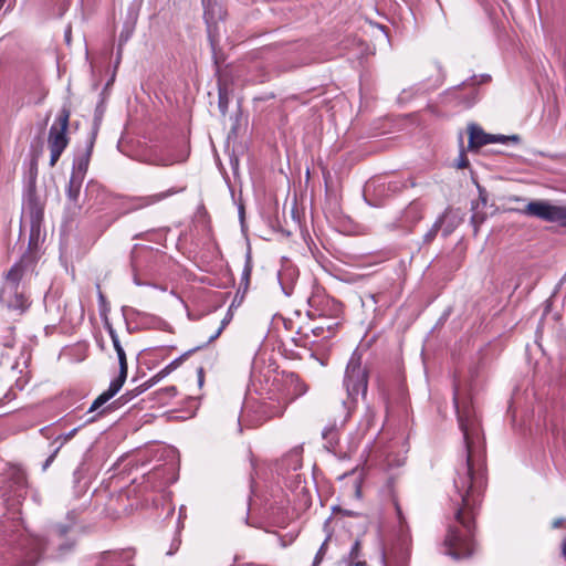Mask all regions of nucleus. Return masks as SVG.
I'll return each instance as SVG.
<instances>
[{"label":"nucleus","mask_w":566,"mask_h":566,"mask_svg":"<svg viewBox=\"0 0 566 566\" xmlns=\"http://www.w3.org/2000/svg\"><path fill=\"white\" fill-rule=\"evenodd\" d=\"M71 112L63 106L59 112L54 123L50 127L48 136V146L50 149V166L54 167L61 155L69 145L67 128Z\"/></svg>","instance_id":"nucleus-4"},{"label":"nucleus","mask_w":566,"mask_h":566,"mask_svg":"<svg viewBox=\"0 0 566 566\" xmlns=\"http://www.w3.org/2000/svg\"><path fill=\"white\" fill-rule=\"evenodd\" d=\"M347 566H366V562L360 559V542L355 541L347 558Z\"/></svg>","instance_id":"nucleus-21"},{"label":"nucleus","mask_w":566,"mask_h":566,"mask_svg":"<svg viewBox=\"0 0 566 566\" xmlns=\"http://www.w3.org/2000/svg\"><path fill=\"white\" fill-rule=\"evenodd\" d=\"M331 430H324L323 431V436L326 438L327 437V433L329 432Z\"/></svg>","instance_id":"nucleus-53"},{"label":"nucleus","mask_w":566,"mask_h":566,"mask_svg":"<svg viewBox=\"0 0 566 566\" xmlns=\"http://www.w3.org/2000/svg\"><path fill=\"white\" fill-rule=\"evenodd\" d=\"M423 216V206L419 201H412L400 214V217L387 224L389 230L410 231Z\"/></svg>","instance_id":"nucleus-9"},{"label":"nucleus","mask_w":566,"mask_h":566,"mask_svg":"<svg viewBox=\"0 0 566 566\" xmlns=\"http://www.w3.org/2000/svg\"><path fill=\"white\" fill-rule=\"evenodd\" d=\"M10 481L14 485L15 491H22L27 486V475L25 472L21 469H14L11 472Z\"/></svg>","instance_id":"nucleus-24"},{"label":"nucleus","mask_w":566,"mask_h":566,"mask_svg":"<svg viewBox=\"0 0 566 566\" xmlns=\"http://www.w3.org/2000/svg\"><path fill=\"white\" fill-rule=\"evenodd\" d=\"M7 0H0V10L3 8Z\"/></svg>","instance_id":"nucleus-52"},{"label":"nucleus","mask_w":566,"mask_h":566,"mask_svg":"<svg viewBox=\"0 0 566 566\" xmlns=\"http://www.w3.org/2000/svg\"><path fill=\"white\" fill-rule=\"evenodd\" d=\"M219 108L223 115L226 114L227 108H228V98H227L226 94L222 93L221 90L219 92Z\"/></svg>","instance_id":"nucleus-36"},{"label":"nucleus","mask_w":566,"mask_h":566,"mask_svg":"<svg viewBox=\"0 0 566 566\" xmlns=\"http://www.w3.org/2000/svg\"><path fill=\"white\" fill-rule=\"evenodd\" d=\"M96 287L98 290V301H99V305L101 306H104L106 304V298L104 296V294L101 292V289H99V284L97 283L96 284Z\"/></svg>","instance_id":"nucleus-45"},{"label":"nucleus","mask_w":566,"mask_h":566,"mask_svg":"<svg viewBox=\"0 0 566 566\" xmlns=\"http://www.w3.org/2000/svg\"><path fill=\"white\" fill-rule=\"evenodd\" d=\"M251 272H252V264H251V259L248 255L242 274H241V283H240L241 286L243 285L244 291H247V289L249 286Z\"/></svg>","instance_id":"nucleus-26"},{"label":"nucleus","mask_w":566,"mask_h":566,"mask_svg":"<svg viewBox=\"0 0 566 566\" xmlns=\"http://www.w3.org/2000/svg\"><path fill=\"white\" fill-rule=\"evenodd\" d=\"M83 180H84V178H80V177L71 175L69 185L66 188L67 200H69L70 205H72L73 207H76V208H80L78 199H80Z\"/></svg>","instance_id":"nucleus-18"},{"label":"nucleus","mask_w":566,"mask_h":566,"mask_svg":"<svg viewBox=\"0 0 566 566\" xmlns=\"http://www.w3.org/2000/svg\"><path fill=\"white\" fill-rule=\"evenodd\" d=\"M185 188H176L171 187L167 189L166 191H161L158 193L149 195V196H140V197H133L128 201V207L126 212H132L136 210H140L150 206H154L176 193L182 192Z\"/></svg>","instance_id":"nucleus-11"},{"label":"nucleus","mask_w":566,"mask_h":566,"mask_svg":"<svg viewBox=\"0 0 566 566\" xmlns=\"http://www.w3.org/2000/svg\"><path fill=\"white\" fill-rule=\"evenodd\" d=\"M135 392H136L135 389L129 390V391L125 392L118 400L123 401V402H128L138 396V395H135Z\"/></svg>","instance_id":"nucleus-38"},{"label":"nucleus","mask_w":566,"mask_h":566,"mask_svg":"<svg viewBox=\"0 0 566 566\" xmlns=\"http://www.w3.org/2000/svg\"><path fill=\"white\" fill-rule=\"evenodd\" d=\"M226 324H227V319H223L221 325H220V327L217 329V332L209 337V342H212V340L217 339L220 336V334L222 333V329L224 328Z\"/></svg>","instance_id":"nucleus-40"},{"label":"nucleus","mask_w":566,"mask_h":566,"mask_svg":"<svg viewBox=\"0 0 566 566\" xmlns=\"http://www.w3.org/2000/svg\"><path fill=\"white\" fill-rule=\"evenodd\" d=\"M484 219V216L480 213H474L471 217V223L474 227L475 233L478 232L479 227L483 223Z\"/></svg>","instance_id":"nucleus-35"},{"label":"nucleus","mask_w":566,"mask_h":566,"mask_svg":"<svg viewBox=\"0 0 566 566\" xmlns=\"http://www.w3.org/2000/svg\"><path fill=\"white\" fill-rule=\"evenodd\" d=\"M149 388H148V386L146 385V381H145V382L140 384L139 386H137L135 388V391H136L135 395H140V394L145 392Z\"/></svg>","instance_id":"nucleus-42"},{"label":"nucleus","mask_w":566,"mask_h":566,"mask_svg":"<svg viewBox=\"0 0 566 566\" xmlns=\"http://www.w3.org/2000/svg\"><path fill=\"white\" fill-rule=\"evenodd\" d=\"M105 328L112 339L113 345L120 342L116 331L114 329L112 324L108 323L107 321L105 322Z\"/></svg>","instance_id":"nucleus-34"},{"label":"nucleus","mask_w":566,"mask_h":566,"mask_svg":"<svg viewBox=\"0 0 566 566\" xmlns=\"http://www.w3.org/2000/svg\"><path fill=\"white\" fill-rule=\"evenodd\" d=\"M130 555L126 552H105L96 562L95 566H132Z\"/></svg>","instance_id":"nucleus-14"},{"label":"nucleus","mask_w":566,"mask_h":566,"mask_svg":"<svg viewBox=\"0 0 566 566\" xmlns=\"http://www.w3.org/2000/svg\"><path fill=\"white\" fill-rule=\"evenodd\" d=\"M113 346H114V349H115V352L117 354L118 364H119V374H118V376L115 379L120 381V382H125V380L127 378V371H128L126 353H125L120 342L114 344Z\"/></svg>","instance_id":"nucleus-19"},{"label":"nucleus","mask_w":566,"mask_h":566,"mask_svg":"<svg viewBox=\"0 0 566 566\" xmlns=\"http://www.w3.org/2000/svg\"><path fill=\"white\" fill-rule=\"evenodd\" d=\"M149 388H148V386L146 385V381H145V382L140 384L139 386H137L135 388V391H136L135 395H140V394L145 392Z\"/></svg>","instance_id":"nucleus-43"},{"label":"nucleus","mask_w":566,"mask_h":566,"mask_svg":"<svg viewBox=\"0 0 566 566\" xmlns=\"http://www.w3.org/2000/svg\"><path fill=\"white\" fill-rule=\"evenodd\" d=\"M144 478L146 483L153 490H160L174 482L171 468L167 465H160L153 469L147 474H145Z\"/></svg>","instance_id":"nucleus-12"},{"label":"nucleus","mask_w":566,"mask_h":566,"mask_svg":"<svg viewBox=\"0 0 566 566\" xmlns=\"http://www.w3.org/2000/svg\"><path fill=\"white\" fill-rule=\"evenodd\" d=\"M105 328L112 339L113 345L120 342L116 331L114 329L112 324L108 323L107 321L105 322Z\"/></svg>","instance_id":"nucleus-33"},{"label":"nucleus","mask_w":566,"mask_h":566,"mask_svg":"<svg viewBox=\"0 0 566 566\" xmlns=\"http://www.w3.org/2000/svg\"><path fill=\"white\" fill-rule=\"evenodd\" d=\"M449 217V213H442L437 220L436 222L432 224V227L430 228V230L424 234L423 237V241L426 243H430L434 240V238L437 237L438 232L440 230H442V224L443 222L446 221V219Z\"/></svg>","instance_id":"nucleus-23"},{"label":"nucleus","mask_w":566,"mask_h":566,"mask_svg":"<svg viewBox=\"0 0 566 566\" xmlns=\"http://www.w3.org/2000/svg\"><path fill=\"white\" fill-rule=\"evenodd\" d=\"M187 354L180 356L179 358H176L175 360H172L171 363H169L167 366H165L163 369H161V374L168 376L171 371H174L175 369H177L180 364L182 363L184 360V357L186 356Z\"/></svg>","instance_id":"nucleus-31"},{"label":"nucleus","mask_w":566,"mask_h":566,"mask_svg":"<svg viewBox=\"0 0 566 566\" xmlns=\"http://www.w3.org/2000/svg\"><path fill=\"white\" fill-rule=\"evenodd\" d=\"M165 377H166V375L161 374V370H159L156 375H154L151 377V382H154V385H156L157 382H159Z\"/></svg>","instance_id":"nucleus-44"},{"label":"nucleus","mask_w":566,"mask_h":566,"mask_svg":"<svg viewBox=\"0 0 566 566\" xmlns=\"http://www.w3.org/2000/svg\"><path fill=\"white\" fill-rule=\"evenodd\" d=\"M453 401L459 427L465 444V461L457 469L449 500L454 520L461 527L449 526L446 554L454 559L469 557L473 553V528L476 511L482 502L486 476L484 468V438L476 412L469 401L460 402L457 392Z\"/></svg>","instance_id":"nucleus-1"},{"label":"nucleus","mask_w":566,"mask_h":566,"mask_svg":"<svg viewBox=\"0 0 566 566\" xmlns=\"http://www.w3.org/2000/svg\"><path fill=\"white\" fill-rule=\"evenodd\" d=\"M23 212L29 216L31 223L30 243L33 241L34 235L39 234L40 226L43 219V208L38 201L35 193L30 190L23 203Z\"/></svg>","instance_id":"nucleus-10"},{"label":"nucleus","mask_w":566,"mask_h":566,"mask_svg":"<svg viewBox=\"0 0 566 566\" xmlns=\"http://www.w3.org/2000/svg\"><path fill=\"white\" fill-rule=\"evenodd\" d=\"M129 311H130L132 315H134L136 318L139 319L140 323H148V321H149V323H151L154 325L160 323L159 318L151 316L147 313L140 312L135 308H130Z\"/></svg>","instance_id":"nucleus-27"},{"label":"nucleus","mask_w":566,"mask_h":566,"mask_svg":"<svg viewBox=\"0 0 566 566\" xmlns=\"http://www.w3.org/2000/svg\"><path fill=\"white\" fill-rule=\"evenodd\" d=\"M523 212L528 217H535L546 222H559L566 224V208L554 206L544 200L528 202Z\"/></svg>","instance_id":"nucleus-6"},{"label":"nucleus","mask_w":566,"mask_h":566,"mask_svg":"<svg viewBox=\"0 0 566 566\" xmlns=\"http://www.w3.org/2000/svg\"><path fill=\"white\" fill-rule=\"evenodd\" d=\"M306 391V385L303 381H301V379L296 375L291 374L284 380L281 395L282 397H290L292 402L297 397L304 395Z\"/></svg>","instance_id":"nucleus-13"},{"label":"nucleus","mask_w":566,"mask_h":566,"mask_svg":"<svg viewBox=\"0 0 566 566\" xmlns=\"http://www.w3.org/2000/svg\"><path fill=\"white\" fill-rule=\"evenodd\" d=\"M329 536H327L325 538V541L322 543L318 552L316 553L315 557H314V560H313V565L312 566H318L322 560L324 559L325 555H326V551H327V544H328V541H329Z\"/></svg>","instance_id":"nucleus-28"},{"label":"nucleus","mask_w":566,"mask_h":566,"mask_svg":"<svg viewBox=\"0 0 566 566\" xmlns=\"http://www.w3.org/2000/svg\"><path fill=\"white\" fill-rule=\"evenodd\" d=\"M186 150L176 153L171 147H151L142 156V161L153 166H171L187 159Z\"/></svg>","instance_id":"nucleus-7"},{"label":"nucleus","mask_w":566,"mask_h":566,"mask_svg":"<svg viewBox=\"0 0 566 566\" xmlns=\"http://www.w3.org/2000/svg\"><path fill=\"white\" fill-rule=\"evenodd\" d=\"M64 548L70 549V548H71V545H67V546H61V549H64Z\"/></svg>","instance_id":"nucleus-54"},{"label":"nucleus","mask_w":566,"mask_h":566,"mask_svg":"<svg viewBox=\"0 0 566 566\" xmlns=\"http://www.w3.org/2000/svg\"><path fill=\"white\" fill-rule=\"evenodd\" d=\"M312 332H313V334H314L315 336H321V335H323L324 327H322V326H319V327H315V328H313V329H312Z\"/></svg>","instance_id":"nucleus-46"},{"label":"nucleus","mask_w":566,"mask_h":566,"mask_svg":"<svg viewBox=\"0 0 566 566\" xmlns=\"http://www.w3.org/2000/svg\"><path fill=\"white\" fill-rule=\"evenodd\" d=\"M34 261L30 255H23L7 272L0 290V303L9 311L23 314L30 306L29 296L21 282L32 273Z\"/></svg>","instance_id":"nucleus-2"},{"label":"nucleus","mask_w":566,"mask_h":566,"mask_svg":"<svg viewBox=\"0 0 566 566\" xmlns=\"http://www.w3.org/2000/svg\"><path fill=\"white\" fill-rule=\"evenodd\" d=\"M146 385L148 386V388H151L154 386V382H151V378L146 380Z\"/></svg>","instance_id":"nucleus-51"},{"label":"nucleus","mask_w":566,"mask_h":566,"mask_svg":"<svg viewBox=\"0 0 566 566\" xmlns=\"http://www.w3.org/2000/svg\"><path fill=\"white\" fill-rule=\"evenodd\" d=\"M59 451H60V447H56L55 450L52 452V454L45 460V462L43 464V470H46L51 465V463L54 461Z\"/></svg>","instance_id":"nucleus-39"},{"label":"nucleus","mask_w":566,"mask_h":566,"mask_svg":"<svg viewBox=\"0 0 566 566\" xmlns=\"http://www.w3.org/2000/svg\"><path fill=\"white\" fill-rule=\"evenodd\" d=\"M202 3H203V6H205V8H206L205 17H206V19L208 20V19H209V15H210V11H209V9H208V4H207L206 0H202Z\"/></svg>","instance_id":"nucleus-49"},{"label":"nucleus","mask_w":566,"mask_h":566,"mask_svg":"<svg viewBox=\"0 0 566 566\" xmlns=\"http://www.w3.org/2000/svg\"><path fill=\"white\" fill-rule=\"evenodd\" d=\"M102 114L95 115L94 126L90 137L86 140L85 147L77 151L73 159L72 176L84 178L90 165L94 143L99 127Z\"/></svg>","instance_id":"nucleus-8"},{"label":"nucleus","mask_w":566,"mask_h":566,"mask_svg":"<svg viewBox=\"0 0 566 566\" xmlns=\"http://www.w3.org/2000/svg\"><path fill=\"white\" fill-rule=\"evenodd\" d=\"M565 522V518H556L554 522H553V527L554 528H557L559 527L563 523Z\"/></svg>","instance_id":"nucleus-47"},{"label":"nucleus","mask_w":566,"mask_h":566,"mask_svg":"<svg viewBox=\"0 0 566 566\" xmlns=\"http://www.w3.org/2000/svg\"><path fill=\"white\" fill-rule=\"evenodd\" d=\"M369 188H370V185H367V187H366V190H365V191H366V192H368V191H369Z\"/></svg>","instance_id":"nucleus-55"},{"label":"nucleus","mask_w":566,"mask_h":566,"mask_svg":"<svg viewBox=\"0 0 566 566\" xmlns=\"http://www.w3.org/2000/svg\"><path fill=\"white\" fill-rule=\"evenodd\" d=\"M388 189L392 190V191H397L399 190V186L397 182H389L388 184Z\"/></svg>","instance_id":"nucleus-48"},{"label":"nucleus","mask_w":566,"mask_h":566,"mask_svg":"<svg viewBox=\"0 0 566 566\" xmlns=\"http://www.w3.org/2000/svg\"><path fill=\"white\" fill-rule=\"evenodd\" d=\"M69 530H70V525L59 524L55 526L54 532L60 537H63L69 532Z\"/></svg>","instance_id":"nucleus-37"},{"label":"nucleus","mask_w":566,"mask_h":566,"mask_svg":"<svg viewBox=\"0 0 566 566\" xmlns=\"http://www.w3.org/2000/svg\"><path fill=\"white\" fill-rule=\"evenodd\" d=\"M344 386L346 388L348 398L355 401L359 394L363 396L367 392L368 374L367 369L361 366V356L354 352L348 360L345 376Z\"/></svg>","instance_id":"nucleus-5"},{"label":"nucleus","mask_w":566,"mask_h":566,"mask_svg":"<svg viewBox=\"0 0 566 566\" xmlns=\"http://www.w3.org/2000/svg\"><path fill=\"white\" fill-rule=\"evenodd\" d=\"M381 562L384 566H406L407 559H408V552L407 549H403L401 552L400 556L396 559H394L392 556H387V554L382 551L380 555Z\"/></svg>","instance_id":"nucleus-22"},{"label":"nucleus","mask_w":566,"mask_h":566,"mask_svg":"<svg viewBox=\"0 0 566 566\" xmlns=\"http://www.w3.org/2000/svg\"><path fill=\"white\" fill-rule=\"evenodd\" d=\"M437 69H438V72H439V76L438 78L436 80L437 84L436 86H440L444 80V73L442 72V67L440 64H437Z\"/></svg>","instance_id":"nucleus-41"},{"label":"nucleus","mask_w":566,"mask_h":566,"mask_svg":"<svg viewBox=\"0 0 566 566\" xmlns=\"http://www.w3.org/2000/svg\"><path fill=\"white\" fill-rule=\"evenodd\" d=\"M394 505H395L396 515H397V518L399 522L400 538H401L402 544L405 545L407 542V533L405 532L406 517L403 516V513H402L401 507L397 500H394Z\"/></svg>","instance_id":"nucleus-25"},{"label":"nucleus","mask_w":566,"mask_h":566,"mask_svg":"<svg viewBox=\"0 0 566 566\" xmlns=\"http://www.w3.org/2000/svg\"><path fill=\"white\" fill-rule=\"evenodd\" d=\"M124 382H120L116 379H113L109 384V387L106 391L101 394L88 408V412H93L99 409L103 405H105L108 400H111L123 387Z\"/></svg>","instance_id":"nucleus-17"},{"label":"nucleus","mask_w":566,"mask_h":566,"mask_svg":"<svg viewBox=\"0 0 566 566\" xmlns=\"http://www.w3.org/2000/svg\"><path fill=\"white\" fill-rule=\"evenodd\" d=\"M562 552H563L564 557L566 558V539L562 544Z\"/></svg>","instance_id":"nucleus-50"},{"label":"nucleus","mask_w":566,"mask_h":566,"mask_svg":"<svg viewBox=\"0 0 566 566\" xmlns=\"http://www.w3.org/2000/svg\"><path fill=\"white\" fill-rule=\"evenodd\" d=\"M290 403V397H282L281 392L271 394L260 402L248 403L244 412L249 417L250 426L256 427L272 418L281 417Z\"/></svg>","instance_id":"nucleus-3"},{"label":"nucleus","mask_w":566,"mask_h":566,"mask_svg":"<svg viewBox=\"0 0 566 566\" xmlns=\"http://www.w3.org/2000/svg\"><path fill=\"white\" fill-rule=\"evenodd\" d=\"M491 135L483 132L475 124L469 126V150H478L480 147L490 144Z\"/></svg>","instance_id":"nucleus-16"},{"label":"nucleus","mask_w":566,"mask_h":566,"mask_svg":"<svg viewBox=\"0 0 566 566\" xmlns=\"http://www.w3.org/2000/svg\"><path fill=\"white\" fill-rule=\"evenodd\" d=\"M509 140H512V142H514V143H518L520 137H518L517 135H512V136H504V135H491L490 144H492V143H502V144H505V143H507Z\"/></svg>","instance_id":"nucleus-30"},{"label":"nucleus","mask_w":566,"mask_h":566,"mask_svg":"<svg viewBox=\"0 0 566 566\" xmlns=\"http://www.w3.org/2000/svg\"><path fill=\"white\" fill-rule=\"evenodd\" d=\"M302 467V448L295 447L289 451L279 463V471L285 473L297 471Z\"/></svg>","instance_id":"nucleus-15"},{"label":"nucleus","mask_w":566,"mask_h":566,"mask_svg":"<svg viewBox=\"0 0 566 566\" xmlns=\"http://www.w3.org/2000/svg\"><path fill=\"white\" fill-rule=\"evenodd\" d=\"M80 428H74L72 429L70 432L67 433H64V434H60L57 436L55 439H54V443H57V447H60V449L62 448V446L64 443H66L67 441H70L75 434L76 432L78 431Z\"/></svg>","instance_id":"nucleus-29"},{"label":"nucleus","mask_w":566,"mask_h":566,"mask_svg":"<svg viewBox=\"0 0 566 566\" xmlns=\"http://www.w3.org/2000/svg\"><path fill=\"white\" fill-rule=\"evenodd\" d=\"M454 165L458 169H464L469 167V159L465 155V150L463 149V147H461Z\"/></svg>","instance_id":"nucleus-32"},{"label":"nucleus","mask_w":566,"mask_h":566,"mask_svg":"<svg viewBox=\"0 0 566 566\" xmlns=\"http://www.w3.org/2000/svg\"><path fill=\"white\" fill-rule=\"evenodd\" d=\"M443 213H449V217L446 219V221L442 224V234H443V237H448L460 224L461 219L458 217V214L453 213L449 209H447Z\"/></svg>","instance_id":"nucleus-20"}]
</instances>
